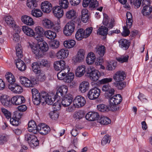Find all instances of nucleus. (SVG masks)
<instances>
[{"mask_svg":"<svg viewBox=\"0 0 152 152\" xmlns=\"http://www.w3.org/2000/svg\"><path fill=\"white\" fill-rule=\"evenodd\" d=\"M102 90L105 92L106 98H109V102H110L112 105H113V104H119L121 102L122 98L120 94H118L112 96L114 94L115 90L109 84L103 85Z\"/></svg>","mask_w":152,"mask_h":152,"instance_id":"obj_1","label":"nucleus"},{"mask_svg":"<svg viewBox=\"0 0 152 152\" xmlns=\"http://www.w3.org/2000/svg\"><path fill=\"white\" fill-rule=\"evenodd\" d=\"M114 19L110 20L107 15L106 14L104 15L103 24L106 26L107 28L104 26H102L98 29L97 34L104 36H106L108 34V28H112L115 25Z\"/></svg>","mask_w":152,"mask_h":152,"instance_id":"obj_2","label":"nucleus"},{"mask_svg":"<svg viewBox=\"0 0 152 152\" xmlns=\"http://www.w3.org/2000/svg\"><path fill=\"white\" fill-rule=\"evenodd\" d=\"M150 4L149 0H143L142 1L143 8L141 13L143 16L147 17L149 19H152V15H151L152 12V6Z\"/></svg>","mask_w":152,"mask_h":152,"instance_id":"obj_3","label":"nucleus"},{"mask_svg":"<svg viewBox=\"0 0 152 152\" xmlns=\"http://www.w3.org/2000/svg\"><path fill=\"white\" fill-rule=\"evenodd\" d=\"M92 27L88 28L85 30L83 28L78 29L75 34V38L78 40H80L83 38L88 37L92 31Z\"/></svg>","mask_w":152,"mask_h":152,"instance_id":"obj_4","label":"nucleus"},{"mask_svg":"<svg viewBox=\"0 0 152 152\" xmlns=\"http://www.w3.org/2000/svg\"><path fill=\"white\" fill-rule=\"evenodd\" d=\"M41 96L42 98L41 102L42 103L46 102L48 104L52 105L55 101V95L53 94H48L46 92H41Z\"/></svg>","mask_w":152,"mask_h":152,"instance_id":"obj_5","label":"nucleus"},{"mask_svg":"<svg viewBox=\"0 0 152 152\" xmlns=\"http://www.w3.org/2000/svg\"><path fill=\"white\" fill-rule=\"evenodd\" d=\"M87 72L89 75L90 79L93 81L97 80L101 75L100 72L92 66H90L87 68Z\"/></svg>","mask_w":152,"mask_h":152,"instance_id":"obj_6","label":"nucleus"},{"mask_svg":"<svg viewBox=\"0 0 152 152\" xmlns=\"http://www.w3.org/2000/svg\"><path fill=\"white\" fill-rule=\"evenodd\" d=\"M109 107H107L103 104H100L97 105V107L98 110L102 112H104L109 110L116 111L119 109V107L118 105V104H113V105H112V104H111L110 102H109Z\"/></svg>","mask_w":152,"mask_h":152,"instance_id":"obj_7","label":"nucleus"},{"mask_svg":"<svg viewBox=\"0 0 152 152\" xmlns=\"http://www.w3.org/2000/svg\"><path fill=\"white\" fill-rule=\"evenodd\" d=\"M75 25L71 21L67 23L64 28L63 32L66 36L71 35L74 31Z\"/></svg>","mask_w":152,"mask_h":152,"instance_id":"obj_8","label":"nucleus"},{"mask_svg":"<svg viewBox=\"0 0 152 152\" xmlns=\"http://www.w3.org/2000/svg\"><path fill=\"white\" fill-rule=\"evenodd\" d=\"M35 32L34 38L38 42L43 40L42 37L44 35V31L43 28L40 26H37L35 28Z\"/></svg>","mask_w":152,"mask_h":152,"instance_id":"obj_9","label":"nucleus"},{"mask_svg":"<svg viewBox=\"0 0 152 152\" xmlns=\"http://www.w3.org/2000/svg\"><path fill=\"white\" fill-rule=\"evenodd\" d=\"M32 94V100L34 104L38 105L41 102V100L42 98L41 93H39L38 90L36 88H33L31 90Z\"/></svg>","mask_w":152,"mask_h":152,"instance_id":"obj_10","label":"nucleus"},{"mask_svg":"<svg viewBox=\"0 0 152 152\" xmlns=\"http://www.w3.org/2000/svg\"><path fill=\"white\" fill-rule=\"evenodd\" d=\"M100 93V89L98 88L95 87L88 91L87 96L90 99H95L99 97Z\"/></svg>","mask_w":152,"mask_h":152,"instance_id":"obj_11","label":"nucleus"},{"mask_svg":"<svg viewBox=\"0 0 152 152\" xmlns=\"http://www.w3.org/2000/svg\"><path fill=\"white\" fill-rule=\"evenodd\" d=\"M50 130V127L45 124H40L38 125L37 132L42 135L47 134Z\"/></svg>","mask_w":152,"mask_h":152,"instance_id":"obj_12","label":"nucleus"},{"mask_svg":"<svg viewBox=\"0 0 152 152\" xmlns=\"http://www.w3.org/2000/svg\"><path fill=\"white\" fill-rule=\"evenodd\" d=\"M8 88L12 91L15 94H21L23 91L22 87L15 83L13 84H8Z\"/></svg>","mask_w":152,"mask_h":152,"instance_id":"obj_13","label":"nucleus"},{"mask_svg":"<svg viewBox=\"0 0 152 152\" xmlns=\"http://www.w3.org/2000/svg\"><path fill=\"white\" fill-rule=\"evenodd\" d=\"M85 51L83 49H80L78 51L77 56L73 58V60L75 63L82 62L85 58Z\"/></svg>","mask_w":152,"mask_h":152,"instance_id":"obj_14","label":"nucleus"},{"mask_svg":"<svg viewBox=\"0 0 152 152\" xmlns=\"http://www.w3.org/2000/svg\"><path fill=\"white\" fill-rule=\"evenodd\" d=\"M86 103V101L84 97L81 96H78L74 99L73 104L75 106H76L78 107L83 106Z\"/></svg>","mask_w":152,"mask_h":152,"instance_id":"obj_15","label":"nucleus"},{"mask_svg":"<svg viewBox=\"0 0 152 152\" xmlns=\"http://www.w3.org/2000/svg\"><path fill=\"white\" fill-rule=\"evenodd\" d=\"M12 104L18 105L24 103L25 102L24 97L22 96L17 95L14 96L11 99Z\"/></svg>","mask_w":152,"mask_h":152,"instance_id":"obj_16","label":"nucleus"},{"mask_svg":"<svg viewBox=\"0 0 152 152\" xmlns=\"http://www.w3.org/2000/svg\"><path fill=\"white\" fill-rule=\"evenodd\" d=\"M41 7L42 11L46 13H49L52 10V4L48 1L42 2Z\"/></svg>","mask_w":152,"mask_h":152,"instance_id":"obj_17","label":"nucleus"},{"mask_svg":"<svg viewBox=\"0 0 152 152\" xmlns=\"http://www.w3.org/2000/svg\"><path fill=\"white\" fill-rule=\"evenodd\" d=\"M0 100L2 104L4 106L10 107L12 105V101L8 96L4 95L0 97Z\"/></svg>","mask_w":152,"mask_h":152,"instance_id":"obj_18","label":"nucleus"},{"mask_svg":"<svg viewBox=\"0 0 152 152\" xmlns=\"http://www.w3.org/2000/svg\"><path fill=\"white\" fill-rule=\"evenodd\" d=\"M65 64V62L63 60L56 61L54 63V67L55 70L57 71H61L66 68Z\"/></svg>","mask_w":152,"mask_h":152,"instance_id":"obj_19","label":"nucleus"},{"mask_svg":"<svg viewBox=\"0 0 152 152\" xmlns=\"http://www.w3.org/2000/svg\"><path fill=\"white\" fill-rule=\"evenodd\" d=\"M124 72L119 71L117 72L113 76V79L116 82H120L123 80L125 77Z\"/></svg>","mask_w":152,"mask_h":152,"instance_id":"obj_20","label":"nucleus"},{"mask_svg":"<svg viewBox=\"0 0 152 152\" xmlns=\"http://www.w3.org/2000/svg\"><path fill=\"white\" fill-rule=\"evenodd\" d=\"M53 12L54 15L58 18H61L64 14L63 9L59 6H56L53 8Z\"/></svg>","mask_w":152,"mask_h":152,"instance_id":"obj_21","label":"nucleus"},{"mask_svg":"<svg viewBox=\"0 0 152 152\" xmlns=\"http://www.w3.org/2000/svg\"><path fill=\"white\" fill-rule=\"evenodd\" d=\"M99 117V115L97 112H90L86 115L85 118L86 120L92 121L97 119Z\"/></svg>","mask_w":152,"mask_h":152,"instance_id":"obj_22","label":"nucleus"},{"mask_svg":"<svg viewBox=\"0 0 152 152\" xmlns=\"http://www.w3.org/2000/svg\"><path fill=\"white\" fill-rule=\"evenodd\" d=\"M28 131L32 132L34 134L37 133L38 126H37L35 122L34 121H31L28 124Z\"/></svg>","mask_w":152,"mask_h":152,"instance_id":"obj_23","label":"nucleus"},{"mask_svg":"<svg viewBox=\"0 0 152 152\" xmlns=\"http://www.w3.org/2000/svg\"><path fill=\"white\" fill-rule=\"evenodd\" d=\"M119 46L124 50H127L130 45V42L128 40L121 39L118 41Z\"/></svg>","mask_w":152,"mask_h":152,"instance_id":"obj_24","label":"nucleus"},{"mask_svg":"<svg viewBox=\"0 0 152 152\" xmlns=\"http://www.w3.org/2000/svg\"><path fill=\"white\" fill-rule=\"evenodd\" d=\"M68 91L67 87L65 85H63L59 87L58 89L56 96L59 97L65 95Z\"/></svg>","mask_w":152,"mask_h":152,"instance_id":"obj_25","label":"nucleus"},{"mask_svg":"<svg viewBox=\"0 0 152 152\" xmlns=\"http://www.w3.org/2000/svg\"><path fill=\"white\" fill-rule=\"evenodd\" d=\"M73 100L72 97L66 95L63 98L61 101V104L64 107L68 106L72 103Z\"/></svg>","mask_w":152,"mask_h":152,"instance_id":"obj_26","label":"nucleus"},{"mask_svg":"<svg viewBox=\"0 0 152 152\" xmlns=\"http://www.w3.org/2000/svg\"><path fill=\"white\" fill-rule=\"evenodd\" d=\"M69 53V51L67 49H61L57 53L56 57L58 59H63L67 57Z\"/></svg>","mask_w":152,"mask_h":152,"instance_id":"obj_27","label":"nucleus"},{"mask_svg":"<svg viewBox=\"0 0 152 152\" xmlns=\"http://www.w3.org/2000/svg\"><path fill=\"white\" fill-rule=\"evenodd\" d=\"M32 52L36 56L38 57H40L42 55L40 49L39 45L38 44H33L30 45Z\"/></svg>","mask_w":152,"mask_h":152,"instance_id":"obj_28","label":"nucleus"},{"mask_svg":"<svg viewBox=\"0 0 152 152\" xmlns=\"http://www.w3.org/2000/svg\"><path fill=\"white\" fill-rule=\"evenodd\" d=\"M21 20L22 22L28 26H31L34 24L32 18L31 17L27 15H24L22 16Z\"/></svg>","mask_w":152,"mask_h":152,"instance_id":"obj_29","label":"nucleus"},{"mask_svg":"<svg viewBox=\"0 0 152 152\" xmlns=\"http://www.w3.org/2000/svg\"><path fill=\"white\" fill-rule=\"evenodd\" d=\"M22 30L24 33L27 36L34 37V32L31 28L27 26H22Z\"/></svg>","mask_w":152,"mask_h":152,"instance_id":"obj_30","label":"nucleus"},{"mask_svg":"<svg viewBox=\"0 0 152 152\" xmlns=\"http://www.w3.org/2000/svg\"><path fill=\"white\" fill-rule=\"evenodd\" d=\"M69 71V69L68 68H65V69L60 71L57 74L58 78L60 80H63L64 81V79Z\"/></svg>","mask_w":152,"mask_h":152,"instance_id":"obj_31","label":"nucleus"},{"mask_svg":"<svg viewBox=\"0 0 152 152\" xmlns=\"http://www.w3.org/2000/svg\"><path fill=\"white\" fill-rule=\"evenodd\" d=\"M20 82L22 85L25 87H29L33 86L31 81L25 77H20Z\"/></svg>","mask_w":152,"mask_h":152,"instance_id":"obj_32","label":"nucleus"},{"mask_svg":"<svg viewBox=\"0 0 152 152\" xmlns=\"http://www.w3.org/2000/svg\"><path fill=\"white\" fill-rule=\"evenodd\" d=\"M89 83L86 81H83L80 83L79 86L80 91L82 93L85 92L89 89Z\"/></svg>","mask_w":152,"mask_h":152,"instance_id":"obj_33","label":"nucleus"},{"mask_svg":"<svg viewBox=\"0 0 152 152\" xmlns=\"http://www.w3.org/2000/svg\"><path fill=\"white\" fill-rule=\"evenodd\" d=\"M86 66L84 65L79 66L75 72L76 77H80L83 76L85 72Z\"/></svg>","mask_w":152,"mask_h":152,"instance_id":"obj_34","label":"nucleus"},{"mask_svg":"<svg viewBox=\"0 0 152 152\" xmlns=\"http://www.w3.org/2000/svg\"><path fill=\"white\" fill-rule=\"evenodd\" d=\"M16 65L17 67L20 71H24L26 69V66L25 63L20 58L18 59L16 61Z\"/></svg>","mask_w":152,"mask_h":152,"instance_id":"obj_35","label":"nucleus"},{"mask_svg":"<svg viewBox=\"0 0 152 152\" xmlns=\"http://www.w3.org/2000/svg\"><path fill=\"white\" fill-rule=\"evenodd\" d=\"M95 51L96 54L102 57L104 56L105 53V48L103 45L97 46L95 48Z\"/></svg>","mask_w":152,"mask_h":152,"instance_id":"obj_36","label":"nucleus"},{"mask_svg":"<svg viewBox=\"0 0 152 152\" xmlns=\"http://www.w3.org/2000/svg\"><path fill=\"white\" fill-rule=\"evenodd\" d=\"M96 58V57L93 53L91 52L89 53L86 59L87 63L89 65L92 64L95 61Z\"/></svg>","mask_w":152,"mask_h":152,"instance_id":"obj_37","label":"nucleus"},{"mask_svg":"<svg viewBox=\"0 0 152 152\" xmlns=\"http://www.w3.org/2000/svg\"><path fill=\"white\" fill-rule=\"evenodd\" d=\"M5 77L9 84H13L15 82V79L14 75L10 72H7L5 75Z\"/></svg>","mask_w":152,"mask_h":152,"instance_id":"obj_38","label":"nucleus"},{"mask_svg":"<svg viewBox=\"0 0 152 152\" xmlns=\"http://www.w3.org/2000/svg\"><path fill=\"white\" fill-rule=\"evenodd\" d=\"M37 42L41 52L42 51L44 52L47 51L48 50V45L46 42L44 41L43 40L41 42Z\"/></svg>","mask_w":152,"mask_h":152,"instance_id":"obj_39","label":"nucleus"},{"mask_svg":"<svg viewBox=\"0 0 152 152\" xmlns=\"http://www.w3.org/2000/svg\"><path fill=\"white\" fill-rule=\"evenodd\" d=\"M44 36L47 38L50 39H53L55 38L56 34L55 32L50 30L46 31L44 32Z\"/></svg>","mask_w":152,"mask_h":152,"instance_id":"obj_40","label":"nucleus"},{"mask_svg":"<svg viewBox=\"0 0 152 152\" xmlns=\"http://www.w3.org/2000/svg\"><path fill=\"white\" fill-rule=\"evenodd\" d=\"M75 44V41L72 39L65 40L64 42V46L67 48H71L73 47Z\"/></svg>","mask_w":152,"mask_h":152,"instance_id":"obj_41","label":"nucleus"},{"mask_svg":"<svg viewBox=\"0 0 152 152\" xmlns=\"http://www.w3.org/2000/svg\"><path fill=\"white\" fill-rule=\"evenodd\" d=\"M42 23L43 26L48 28H51L54 25L53 22L48 19H43Z\"/></svg>","mask_w":152,"mask_h":152,"instance_id":"obj_42","label":"nucleus"},{"mask_svg":"<svg viewBox=\"0 0 152 152\" xmlns=\"http://www.w3.org/2000/svg\"><path fill=\"white\" fill-rule=\"evenodd\" d=\"M81 20L84 23L87 22L89 19V16L87 10H83L82 11Z\"/></svg>","mask_w":152,"mask_h":152,"instance_id":"obj_43","label":"nucleus"},{"mask_svg":"<svg viewBox=\"0 0 152 152\" xmlns=\"http://www.w3.org/2000/svg\"><path fill=\"white\" fill-rule=\"evenodd\" d=\"M5 20L7 23L10 26H15V21L9 15L5 18Z\"/></svg>","mask_w":152,"mask_h":152,"instance_id":"obj_44","label":"nucleus"},{"mask_svg":"<svg viewBox=\"0 0 152 152\" xmlns=\"http://www.w3.org/2000/svg\"><path fill=\"white\" fill-rule=\"evenodd\" d=\"M37 74V81L39 82H43L45 80L46 76L45 72L41 70L36 73Z\"/></svg>","mask_w":152,"mask_h":152,"instance_id":"obj_45","label":"nucleus"},{"mask_svg":"<svg viewBox=\"0 0 152 152\" xmlns=\"http://www.w3.org/2000/svg\"><path fill=\"white\" fill-rule=\"evenodd\" d=\"M74 77V74L72 72H69L67 74L65 79H64V82L67 83H70L73 80Z\"/></svg>","mask_w":152,"mask_h":152,"instance_id":"obj_46","label":"nucleus"},{"mask_svg":"<svg viewBox=\"0 0 152 152\" xmlns=\"http://www.w3.org/2000/svg\"><path fill=\"white\" fill-rule=\"evenodd\" d=\"M37 4L36 0H27V6L31 9H34L37 7Z\"/></svg>","mask_w":152,"mask_h":152,"instance_id":"obj_47","label":"nucleus"},{"mask_svg":"<svg viewBox=\"0 0 152 152\" xmlns=\"http://www.w3.org/2000/svg\"><path fill=\"white\" fill-rule=\"evenodd\" d=\"M66 16L67 19H70L72 20L76 16V13L73 10H69L66 13Z\"/></svg>","mask_w":152,"mask_h":152,"instance_id":"obj_48","label":"nucleus"},{"mask_svg":"<svg viewBox=\"0 0 152 152\" xmlns=\"http://www.w3.org/2000/svg\"><path fill=\"white\" fill-rule=\"evenodd\" d=\"M98 121L101 124L106 125L110 123L111 122L110 119L108 117L103 116L98 120Z\"/></svg>","mask_w":152,"mask_h":152,"instance_id":"obj_49","label":"nucleus"},{"mask_svg":"<svg viewBox=\"0 0 152 152\" xmlns=\"http://www.w3.org/2000/svg\"><path fill=\"white\" fill-rule=\"evenodd\" d=\"M32 70L36 73L41 71L39 69L40 66L39 65V63L37 62H34L31 65Z\"/></svg>","mask_w":152,"mask_h":152,"instance_id":"obj_50","label":"nucleus"},{"mask_svg":"<svg viewBox=\"0 0 152 152\" xmlns=\"http://www.w3.org/2000/svg\"><path fill=\"white\" fill-rule=\"evenodd\" d=\"M84 116L85 114L83 111H79L75 112L73 115V117L75 120L77 119L80 120L84 117Z\"/></svg>","mask_w":152,"mask_h":152,"instance_id":"obj_51","label":"nucleus"},{"mask_svg":"<svg viewBox=\"0 0 152 152\" xmlns=\"http://www.w3.org/2000/svg\"><path fill=\"white\" fill-rule=\"evenodd\" d=\"M31 15L35 17L38 18L41 17L42 13L40 10L38 9H34L31 11Z\"/></svg>","mask_w":152,"mask_h":152,"instance_id":"obj_52","label":"nucleus"},{"mask_svg":"<svg viewBox=\"0 0 152 152\" xmlns=\"http://www.w3.org/2000/svg\"><path fill=\"white\" fill-rule=\"evenodd\" d=\"M129 58V56L127 55H124L116 57V60L121 63H124L127 61Z\"/></svg>","mask_w":152,"mask_h":152,"instance_id":"obj_53","label":"nucleus"},{"mask_svg":"<svg viewBox=\"0 0 152 152\" xmlns=\"http://www.w3.org/2000/svg\"><path fill=\"white\" fill-rule=\"evenodd\" d=\"M16 54L18 58H21L23 56L22 47L18 45L16 47Z\"/></svg>","mask_w":152,"mask_h":152,"instance_id":"obj_54","label":"nucleus"},{"mask_svg":"<svg viewBox=\"0 0 152 152\" xmlns=\"http://www.w3.org/2000/svg\"><path fill=\"white\" fill-rule=\"evenodd\" d=\"M59 2L61 8L66 9L68 7L69 2L68 0H59Z\"/></svg>","mask_w":152,"mask_h":152,"instance_id":"obj_55","label":"nucleus"},{"mask_svg":"<svg viewBox=\"0 0 152 152\" xmlns=\"http://www.w3.org/2000/svg\"><path fill=\"white\" fill-rule=\"evenodd\" d=\"M110 137L108 135H105L102 140V145H104L107 143H109L110 142Z\"/></svg>","mask_w":152,"mask_h":152,"instance_id":"obj_56","label":"nucleus"},{"mask_svg":"<svg viewBox=\"0 0 152 152\" xmlns=\"http://www.w3.org/2000/svg\"><path fill=\"white\" fill-rule=\"evenodd\" d=\"M131 4L134 5L135 8H139L141 4L142 0H130Z\"/></svg>","mask_w":152,"mask_h":152,"instance_id":"obj_57","label":"nucleus"},{"mask_svg":"<svg viewBox=\"0 0 152 152\" xmlns=\"http://www.w3.org/2000/svg\"><path fill=\"white\" fill-rule=\"evenodd\" d=\"M10 122L13 126H18L20 122V120L14 117L10 118Z\"/></svg>","mask_w":152,"mask_h":152,"instance_id":"obj_58","label":"nucleus"},{"mask_svg":"<svg viewBox=\"0 0 152 152\" xmlns=\"http://www.w3.org/2000/svg\"><path fill=\"white\" fill-rule=\"evenodd\" d=\"M35 136L33 134H27L25 135V140L29 144L33 139L35 138Z\"/></svg>","mask_w":152,"mask_h":152,"instance_id":"obj_59","label":"nucleus"},{"mask_svg":"<svg viewBox=\"0 0 152 152\" xmlns=\"http://www.w3.org/2000/svg\"><path fill=\"white\" fill-rule=\"evenodd\" d=\"M114 86L117 87L118 89L119 90L122 89L125 87V85L123 82H117L113 83Z\"/></svg>","mask_w":152,"mask_h":152,"instance_id":"obj_60","label":"nucleus"},{"mask_svg":"<svg viewBox=\"0 0 152 152\" xmlns=\"http://www.w3.org/2000/svg\"><path fill=\"white\" fill-rule=\"evenodd\" d=\"M2 112L4 114L6 117L9 119L11 118V112L8 110H7L3 108L1 109Z\"/></svg>","mask_w":152,"mask_h":152,"instance_id":"obj_61","label":"nucleus"},{"mask_svg":"<svg viewBox=\"0 0 152 152\" xmlns=\"http://www.w3.org/2000/svg\"><path fill=\"white\" fill-rule=\"evenodd\" d=\"M8 137L6 135H0V145L4 144L8 140Z\"/></svg>","mask_w":152,"mask_h":152,"instance_id":"obj_62","label":"nucleus"},{"mask_svg":"<svg viewBox=\"0 0 152 152\" xmlns=\"http://www.w3.org/2000/svg\"><path fill=\"white\" fill-rule=\"evenodd\" d=\"M59 45V42L57 40H53L50 44V47L52 49H54L57 48L58 47Z\"/></svg>","mask_w":152,"mask_h":152,"instance_id":"obj_63","label":"nucleus"},{"mask_svg":"<svg viewBox=\"0 0 152 152\" xmlns=\"http://www.w3.org/2000/svg\"><path fill=\"white\" fill-rule=\"evenodd\" d=\"M115 67V64L114 63L110 62L107 63L106 68L107 70L111 71L114 69Z\"/></svg>","mask_w":152,"mask_h":152,"instance_id":"obj_64","label":"nucleus"}]
</instances>
